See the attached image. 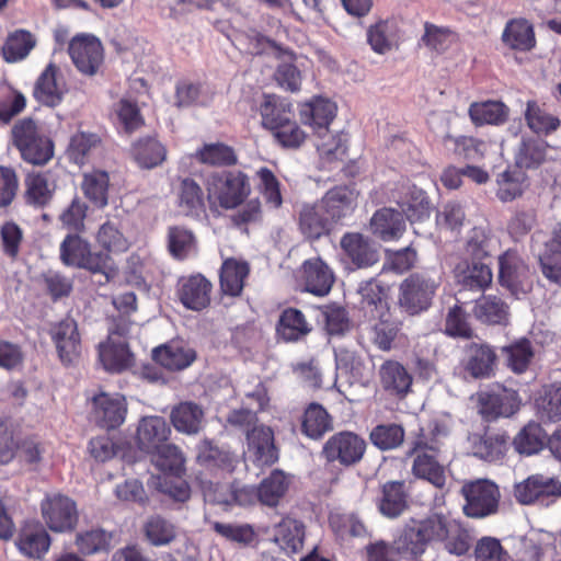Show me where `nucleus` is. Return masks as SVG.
<instances>
[{
    "label": "nucleus",
    "instance_id": "obj_14",
    "mask_svg": "<svg viewBox=\"0 0 561 561\" xmlns=\"http://www.w3.org/2000/svg\"><path fill=\"white\" fill-rule=\"evenodd\" d=\"M49 333L59 359L66 365L75 363L81 354V340L77 322L73 319L66 318L55 323Z\"/></svg>",
    "mask_w": 561,
    "mask_h": 561
},
{
    "label": "nucleus",
    "instance_id": "obj_28",
    "mask_svg": "<svg viewBox=\"0 0 561 561\" xmlns=\"http://www.w3.org/2000/svg\"><path fill=\"white\" fill-rule=\"evenodd\" d=\"M24 186L25 202L34 207L46 206L56 191V182L48 172L28 173L24 180Z\"/></svg>",
    "mask_w": 561,
    "mask_h": 561
},
{
    "label": "nucleus",
    "instance_id": "obj_36",
    "mask_svg": "<svg viewBox=\"0 0 561 561\" xmlns=\"http://www.w3.org/2000/svg\"><path fill=\"white\" fill-rule=\"evenodd\" d=\"M380 383L391 394L404 396L410 390L412 377L407 369L396 360H388L379 369Z\"/></svg>",
    "mask_w": 561,
    "mask_h": 561
},
{
    "label": "nucleus",
    "instance_id": "obj_63",
    "mask_svg": "<svg viewBox=\"0 0 561 561\" xmlns=\"http://www.w3.org/2000/svg\"><path fill=\"white\" fill-rule=\"evenodd\" d=\"M211 526L225 539L240 545H251L256 538L254 528L249 524L213 522Z\"/></svg>",
    "mask_w": 561,
    "mask_h": 561
},
{
    "label": "nucleus",
    "instance_id": "obj_56",
    "mask_svg": "<svg viewBox=\"0 0 561 561\" xmlns=\"http://www.w3.org/2000/svg\"><path fill=\"white\" fill-rule=\"evenodd\" d=\"M179 206L187 216H199L205 208L203 191L191 179H184L180 186Z\"/></svg>",
    "mask_w": 561,
    "mask_h": 561
},
{
    "label": "nucleus",
    "instance_id": "obj_64",
    "mask_svg": "<svg viewBox=\"0 0 561 561\" xmlns=\"http://www.w3.org/2000/svg\"><path fill=\"white\" fill-rule=\"evenodd\" d=\"M474 561H508L510 554L497 538H480L473 549Z\"/></svg>",
    "mask_w": 561,
    "mask_h": 561
},
{
    "label": "nucleus",
    "instance_id": "obj_31",
    "mask_svg": "<svg viewBox=\"0 0 561 561\" xmlns=\"http://www.w3.org/2000/svg\"><path fill=\"white\" fill-rule=\"evenodd\" d=\"M474 317L486 324L506 325L510 322V306L495 295H484L479 298L473 308Z\"/></svg>",
    "mask_w": 561,
    "mask_h": 561
},
{
    "label": "nucleus",
    "instance_id": "obj_20",
    "mask_svg": "<svg viewBox=\"0 0 561 561\" xmlns=\"http://www.w3.org/2000/svg\"><path fill=\"white\" fill-rule=\"evenodd\" d=\"M341 248L346 257L357 267L367 268L379 261L377 247L360 233H346L341 239Z\"/></svg>",
    "mask_w": 561,
    "mask_h": 561
},
{
    "label": "nucleus",
    "instance_id": "obj_25",
    "mask_svg": "<svg viewBox=\"0 0 561 561\" xmlns=\"http://www.w3.org/2000/svg\"><path fill=\"white\" fill-rule=\"evenodd\" d=\"M15 545L24 556L42 558L50 547V538L39 523L30 522L21 528Z\"/></svg>",
    "mask_w": 561,
    "mask_h": 561
},
{
    "label": "nucleus",
    "instance_id": "obj_1",
    "mask_svg": "<svg viewBox=\"0 0 561 561\" xmlns=\"http://www.w3.org/2000/svg\"><path fill=\"white\" fill-rule=\"evenodd\" d=\"M335 104L322 98H316L304 104L300 110L302 123L311 126L321 139L317 144L319 152L329 160L341 158L345 153L341 138L329 131V125L335 117Z\"/></svg>",
    "mask_w": 561,
    "mask_h": 561
},
{
    "label": "nucleus",
    "instance_id": "obj_39",
    "mask_svg": "<svg viewBox=\"0 0 561 561\" xmlns=\"http://www.w3.org/2000/svg\"><path fill=\"white\" fill-rule=\"evenodd\" d=\"M171 422L174 428L185 434H196L204 420L202 408L194 402H181L171 411Z\"/></svg>",
    "mask_w": 561,
    "mask_h": 561
},
{
    "label": "nucleus",
    "instance_id": "obj_18",
    "mask_svg": "<svg viewBox=\"0 0 561 561\" xmlns=\"http://www.w3.org/2000/svg\"><path fill=\"white\" fill-rule=\"evenodd\" d=\"M248 457L257 466H270L277 461L278 451L274 445V433L265 425L254 426L247 432Z\"/></svg>",
    "mask_w": 561,
    "mask_h": 561
},
{
    "label": "nucleus",
    "instance_id": "obj_61",
    "mask_svg": "<svg viewBox=\"0 0 561 561\" xmlns=\"http://www.w3.org/2000/svg\"><path fill=\"white\" fill-rule=\"evenodd\" d=\"M98 244L108 253H122L128 250L129 242L117 226L111 221L104 222L96 232Z\"/></svg>",
    "mask_w": 561,
    "mask_h": 561
},
{
    "label": "nucleus",
    "instance_id": "obj_13",
    "mask_svg": "<svg viewBox=\"0 0 561 561\" xmlns=\"http://www.w3.org/2000/svg\"><path fill=\"white\" fill-rule=\"evenodd\" d=\"M127 331L125 327L112 330L107 340L100 344L99 357L107 371L121 373L133 365V354L125 341Z\"/></svg>",
    "mask_w": 561,
    "mask_h": 561
},
{
    "label": "nucleus",
    "instance_id": "obj_44",
    "mask_svg": "<svg viewBox=\"0 0 561 561\" xmlns=\"http://www.w3.org/2000/svg\"><path fill=\"white\" fill-rule=\"evenodd\" d=\"M249 274V265L244 261L228 259L222 263L220 287L224 294L238 296L241 294L244 279Z\"/></svg>",
    "mask_w": 561,
    "mask_h": 561
},
{
    "label": "nucleus",
    "instance_id": "obj_21",
    "mask_svg": "<svg viewBox=\"0 0 561 561\" xmlns=\"http://www.w3.org/2000/svg\"><path fill=\"white\" fill-rule=\"evenodd\" d=\"M211 283L201 274L183 277L179 282L178 295L187 309L199 311L210 302Z\"/></svg>",
    "mask_w": 561,
    "mask_h": 561
},
{
    "label": "nucleus",
    "instance_id": "obj_49",
    "mask_svg": "<svg viewBox=\"0 0 561 561\" xmlns=\"http://www.w3.org/2000/svg\"><path fill=\"white\" fill-rule=\"evenodd\" d=\"M503 42L513 49L528 50L535 45L531 25L526 20L510 21L502 34Z\"/></svg>",
    "mask_w": 561,
    "mask_h": 561
},
{
    "label": "nucleus",
    "instance_id": "obj_58",
    "mask_svg": "<svg viewBox=\"0 0 561 561\" xmlns=\"http://www.w3.org/2000/svg\"><path fill=\"white\" fill-rule=\"evenodd\" d=\"M168 247L173 257L184 260L196 252L195 236L183 227H171L168 232Z\"/></svg>",
    "mask_w": 561,
    "mask_h": 561
},
{
    "label": "nucleus",
    "instance_id": "obj_4",
    "mask_svg": "<svg viewBox=\"0 0 561 561\" xmlns=\"http://www.w3.org/2000/svg\"><path fill=\"white\" fill-rule=\"evenodd\" d=\"M12 138L21 157L28 163L45 164L53 158V142L32 118L16 122L12 128Z\"/></svg>",
    "mask_w": 561,
    "mask_h": 561
},
{
    "label": "nucleus",
    "instance_id": "obj_2",
    "mask_svg": "<svg viewBox=\"0 0 561 561\" xmlns=\"http://www.w3.org/2000/svg\"><path fill=\"white\" fill-rule=\"evenodd\" d=\"M60 260L67 266L85 268L92 273H101L108 282L117 274V270L107 253L92 252L88 241L78 234H68L60 244Z\"/></svg>",
    "mask_w": 561,
    "mask_h": 561
},
{
    "label": "nucleus",
    "instance_id": "obj_45",
    "mask_svg": "<svg viewBox=\"0 0 561 561\" xmlns=\"http://www.w3.org/2000/svg\"><path fill=\"white\" fill-rule=\"evenodd\" d=\"M331 221L325 213L320 209V204L306 205L299 216V228L308 239H319L330 230Z\"/></svg>",
    "mask_w": 561,
    "mask_h": 561
},
{
    "label": "nucleus",
    "instance_id": "obj_30",
    "mask_svg": "<svg viewBox=\"0 0 561 561\" xmlns=\"http://www.w3.org/2000/svg\"><path fill=\"white\" fill-rule=\"evenodd\" d=\"M304 279L306 290L317 295H327L334 282L331 268L319 257L308 260L304 263Z\"/></svg>",
    "mask_w": 561,
    "mask_h": 561
},
{
    "label": "nucleus",
    "instance_id": "obj_35",
    "mask_svg": "<svg viewBox=\"0 0 561 561\" xmlns=\"http://www.w3.org/2000/svg\"><path fill=\"white\" fill-rule=\"evenodd\" d=\"M455 275L460 285L471 290H483L491 285L493 279L489 265L481 262L459 263Z\"/></svg>",
    "mask_w": 561,
    "mask_h": 561
},
{
    "label": "nucleus",
    "instance_id": "obj_6",
    "mask_svg": "<svg viewBox=\"0 0 561 561\" xmlns=\"http://www.w3.org/2000/svg\"><path fill=\"white\" fill-rule=\"evenodd\" d=\"M499 283L517 299L531 291L534 276L517 252L506 251L499 257Z\"/></svg>",
    "mask_w": 561,
    "mask_h": 561
},
{
    "label": "nucleus",
    "instance_id": "obj_43",
    "mask_svg": "<svg viewBox=\"0 0 561 561\" xmlns=\"http://www.w3.org/2000/svg\"><path fill=\"white\" fill-rule=\"evenodd\" d=\"M496 184V196L504 203L519 198L529 185L527 175L520 169L503 171L497 175Z\"/></svg>",
    "mask_w": 561,
    "mask_h": 561
},
{
    "label": "nucleus",
    "instance_id": "obj_40",
    "mask_svg": "<svg viewBox=\"0 0 561 561\" xmlns=\"http://www.w3.org/2000/svg\"><path fill=\"white\" fill-rule=\"evenodd\" d=\"M131 154L140 168L153 169L165 160L167 150L156 138L146 137L133 145Z\"/></svg>",
    "mask_w": 561,
    "mask_h": 561
},
{
    "label": "nucleus",
    "instance_id": "obj_53",
    "mask_svg": "<svg viewBox=\"0 0 561 561\" xmlns=\"http://www.w3.org/2000/svg\"><path fill=\"white\" fill-rule=\"evenodd\" d=\"M507 366L516 374L525 373L533 358L534 348L527 339H518L502 348Z\"/></svg>",
    "mask_w": 561,
    "mask_h": 561
},
{
    "label": "nucleus",
    "instance_id": "obj_60",
    "mask_svg": "<svg viewBox=\"0 0 561 561\" xmlns=\"http://www.w3.org/2000/svg\"><path fill=\"white\" fill-rule=\"evenodd\" d=\"M112 535L103 529H90L79 533L76 537V546L82 554H94L108 550Z\"/></svg>",
    "mask_w": 561,
    "mask_h": 561
},
{
    "label": "nucleus",
    "instance_id": "obj_7",
    "mask_svg": "<svg viewBox=\"0 0 561 561\" xmlns=\"http://www.w3.org/2000/svg\"><path fill=\"white\" fill-rule=\"evenodd\" d=\"M461 493L466 500L463 513L468 517L483 518L497 511L500 490L490 480L480 479L465 483Z\"/></svg>",
    "mask_w": 561,
    "mask_h": 561
},
{
    "label": "nucleus",
    "instance_id": "obj_62",
    "mask_svg": "<svg viewBox=\"0 0 561 561\" xmlns=\"http://www.w3.org/2000/svg\"><path fill=\"white\" fill-rule=\"evenodd\" d=\"M404 439V430L398 424H381L370 433L371 443L381 450L399 447Z\"/></svg>",
    "mask_w": 561,
    "mask_h": 561
},
{
    "label": "nucleus",
    "instance_id": "obj_26",
    "mask_svg": "<svg viewBox=\"0 0 561 561\" xmlns=\"http://www.w3.org/2000/svg\"><path fill=\"white\" fill-rule=\"evenodd\" d=\"M551 150L553 147L546 140L524 136L515 152L516 164L520 169H537L551 159Z\"/></svg>",
    "mask_w": 561,
    "mask_h": 561
},
{
    "label": "nucleus",
    "instance_id": "obj_16",
    "mask_svg": "<svg viewBox=\"0 0 561 561\" xmlns=\"http://www.w3.org/2000/svg\"><path fill=\"white\" fill-rule=\"evenodd\" d=\"M518 407V394L513 389L499 388L479 394V412L488 420L511 416Z\"/></svg>",
    "mask_w": 561,
    "mask_h": 561
},
{
    "label": "nucleus",
    "instance_id": "obj_51",
    "mask_svg": "<svg viewBox=\"0 0 561 561\" xmlns=\"http://www.w3.org/2000/svg\"><path fill=\"white\" fill-rule=\"evenodd\" d=\"M289 486V480L279 470H274L265 478L257 489L260 502L267 506H276L285 495Z\"/></svg>",
    "mask_w": 561,
    "mask_h": 561
},
{
    "label": "nucleus",
    "instance_id": "obj_23",
    "mask_svg": "<svg viewBox=\"0 0 561 561\" xmlns=\"http://www.w3.org/2000/svg\"><path fill=\"white\" fill-rule=\"evenodd\" d=\"M304 538L305 526L296 518L284 516L274 525L273 541L288 556L300 551Z\"/></svg>",
    "mask_w": 561,
    "mask_h": 561
},
{
    "label": "nucleus",
    "instance_id": "obj_37",
    "mask_svg": "<svg viewBox=\"0 0 561 561\" xmlns=\"http://www.w3.org/2000/svg\"><path fill=\"white\" fill-rule=\"evenodd\" d=\"M508 114V106L501 101L474 102L469 106V116L476 126L502 125Z\"/></svg>",
    "mask_w": 561,
    "mask_h": 561
},
{
    "label": "nucleus",
    "instance_id": "obj_32",
    "mask_svg": "<svg viewBox=\"0 0 561 561\" xmlns=\"http://www.w3.org/2000/svg\"><path fill=\"white\" fill-rule=\"evenodd\" d=\"M524 118L527 127L538 136H549L561 126V119L535 100L526 102Z\"/></svg>",
    "mask_w": 561,
    "mask_h": 561
},
{
    "label": "nucleus",
    "instance_id": "obj_8",
    "mask_svg": "<svg viewBox=\"0 0 561 561\" xmlns=\"http://www.w3.org/2000/svg\"><path fill=\"white\" fill-rule=\"evenodd\" d=\"M68 51L73 65L82 75L94 76L103 64L102 43L92 34H79L72 37Z\"/></svg>",
    "mask_w": 561,
    "mask_h": 561
},
{
    "label": "nucleus",
    "instance_id": "obj_54",
    "mask_svg": "<svg viewBox=\"0 0 561 561\" xmlns=\"http://www.w3.org/2000/svg\"><path fill=\"white\" fill-rule=\"evenodd\" d=\"M144 529L148 541L156 547L171 543L178 534L176 526L160 515L149 517Z\"/></svg>",
    "mask_w": 561,
    "mask_h": 561
},
{
    "label": "nucleus",
    "instance_id": "obj_11",
    "mask_svg": "<svg viewBox=\"0 0 561 561\" xmlns=\"http://www.w3.org/2000/svg\"><path fill=\"white\" fill-rule=\"evenodd\" d=\"M366 450L363 438L352 432H340L331 436L322 448L323 457L330 461L351 466L358 462Z\"/></svg>",
    "mask_w": 561,
    "mask_h": 561
},
{
    "label": "nucleus",
    "instance_id": "obj_46",
    "mask_svg": "<svg viewBox=\"0 0 561 561\" xmlns=\"http://www.w3.org/2000/svg\"><path fill=\"white\" fill-rule=\"evenodd\" d=\"M301 427L306 436L319 439L333 430V421L322 405L310 403L305 411Z\"/></svg>",
    "mask_w": 561,
    "mask_h": 561
},
{
    "label": "nucleus",
    "instance_id": "obj_19",
    "mask_svg": "<svg viewBox=\"0 0 561 561\" xmlns=\"http://www.w3.org/2000/svg\"><path fill=\"white\" fill-rule=\"evenodd\" d=\"M433 540L444 542V548L454 556H463L470 548V535L456 522L433 517Z\"/></svg>",
    "mask_w": 561,
    "mask_h": 561
},
{
    "label": "nucleus",
    "instance_id": "obj_5",
    "mask_svg": "<svg viewBox=\"0 0 561 561\" xmlns=\"http://www.w3.org/2000/svg\"><path fill=\"white\" fill-rule=\"evenodd\" d=\"M440 284L439 276L415 273L400 285L399 304L410 314L426 310Z\"/></svg>",
    "mask_w": 561,
    "mask_h": 561
},
{
    "label": "nucleus",
    "instance_id": "obj_3",
    "mask_svg": "<svg viewBox=\"0 0 561 561\" xmlns=\"http://www.w3.org/2000/svg\"><path fill=\"white\" fill-rule=\"evenodd\" d=\"M208 201L225 209L240 206L251 193L249 178L241 171L211 173L206 181Z\"/></svg>",
    "mask_w": 561,
    "mask_h": 561
},
{
    "label": "nucleus",
    "instance_id": "obj_33",
    "mask_svg": "<svg viewBox=\"0 0 561 561\" xmlns=\"http://www.w3.org/2000/svg\"><path fill=\"white\" fill-rule=\"evenodd\" d=\"M153 359L170 370L188 367L195 359V352L183 343L173 341L153 350Z\"/></svg>",
    "mask_w": 561,
    "mask_h": 561
},
{
    "label": "nucleus",
    "instance_id": "obj_55",
    "mask_svg": "<svg viewBox=\"0 0 561 561\" xmlns=\"http://www.w3.org/2000/svg\"><path fill=\"white\" fill-rule=\"evenodd\" d=\"M540 265L546 278L561 284V225L547 244V253L540 257Z\"/></svg>",
    "mask_w": 561,
    "mask_h": 561
},
{
    "label": "nucleus",
    "instance_id": "obj_10",
    "mask_svg": "<svg viewBox=\"0 0 561 561\" xmlns=\"http://www.w3.org/2000/svg\"><path fill=\"white\" fill-rule=\"evenodd\" d=\"M127 403L119 393L100 392L91 399V419L104 430L119 427L126 419Z\"/></svg>",
    "mask_w": 561,
    "mask_h": 561
},
{
    "label": "nucleus",
    "instance_id": "obj_27",
    "mask_svg": "<svg viewBox=\"0 0 561 561\" xmlns=\"http://www.w3.org/2000/svg\"><path fill=\"white\" fill-rule=\"evenodd\" d=\"M496 354L483 343H471L466 350L465 369L473 378H489L495 368Z\"/></svg>",
    "mask_w": 561,
    "mask_h": 561
},
{
    "label": "nucleus",
    "instance_id": "obj_42",
    "mask_svg": "<svg viewBox=\"0 0 561 561\" xmlns=\"http://www.w3.org/2000/svg\"><path fill=\"white\" fill-rule=\"evenodd\" d=\"M380 513L388 518L400 516L407 508L404 483L389 481L382 485L381 497L378 502Z\"/></svg>",
    "mask_w": 561,
    "mask_h": 561
},
{
    "label": "nucleus",
    "instance_id": "obj_29",
    "mask_svg": "<svg viewBox=\"0 0 561 561\" xmlns=\"http://www.w3.org/2000/svg\"><path fill=\"white\" fill-rule=\"evenodd\" d=\"M370 229L383 241L396 240L405 229L404 215L392 208L379 209L370 219Z\"/></svg>",
    "mask_w": 561,
    "mask_h": 561
},
{
    "label": "nucleus",
    "instance_id": "obj_22",
    "mask_svg": "<svg viewBox=\"0 0 561 561\" xmlns=\"http://www.w3.org/2000/svg\"><path fill=\"white\" fill-rule=\"evenodd\" d=\"M357 194L347 186H337L330 190L319 202L320 209L331 222L351 215L356 206Z\"/></svg>",
    "mask_w": 561,
    "mask_h": 561
},
{
    "label": "nucleus",
    "instance_id": "obj_41",
    "mask_svg": "<svg viewBox=\"0 0 561 561\" xmlns=\"http://www.w3.org/2000/svg\"><path fill=\"white\" fill-rule=\"evenodd\" d=\"M469 440L473 456L491 462L502 459L508 448L507 438L500 434L472 435Z\"/></svg>",
    "mask_w": 561,
    "mask_h": 561
},
{
    "label": "nucleus",
    "instance_id": "obj_24",
    "mask_svg": "<svg viewBox=\"0 0 561 561\" xmlns=\"http://www.w3.org/2000/svg\"><path fill=\"white\" fill-rule=\"evenodd\" d=\"M171 428L161 416L141 419L137 428V443L141 450L150 453L168 443Z\"/></svg>",
    "mask_w": 561,
    "mask_h": 561
},
{
    "label": "nucleus",
    "instance_id": "obj_34",
    "mask_svg": "<svg viewBox=\"0 0 561 561\" xmlns=\"http://www.w3.org/2000/svg\"><path fill=\"white\" fill-rule=\"evenodd\" d=\"M260 114L262 125L272 134L294 118L291 105L276 95H264Z\"/></svg>",
    "mask_w": 561,
    "mask_h": 561
},
{
    "label": "nucleus",
    "instance_id": "obj_59",
    "mask_svg": "<svg viewBox=\"0 0 561 561\" xmlns=\"http://www.w3.org/2000/svg\"><path fill=\"white\" fill-rule=\"evenodd\" d=\"M537 411L541 419L557 422L561 420V387L546 386L536 400Z\"/></svg>",
    "mask_w": 561,
    "mask_h": 561
},
{
    "label": "nucleus",
    "instance_id": "obj_15",
    "mask_svg": "<svg viewBox=\"0 0 561 561\" xmlns=\"http://www.w3.org/2000/svg\"><path fill=\"white\" fill-rule=\"evenodd\" d=\"M67 91V84L60 76L59 68L50 62L36 79L33 96L38 103L55 107L62 102Z\"/></svg>",
    "mask_w": 561,
    "mask_h": 561
},
{
    "label": "nucleus",
    "instance_id": "obj_12",
    "mask_svg": "<svg viewBox=\"0 0 561 561\" xmlns=\"http://www.w3.org/2000/svg\"><path fill=\"white\" fill-rule=\"evenodd\" d=\"M42 514L47 526L57 533L72 529L78 520L76 503L59 493L45 497L42 502Z\"/></svg>",
    "mask_w": 561,
    "mask_h": 561
},
{
    "label": "nucleus",
    "instance_id": "obj_48",
    "mask_svg": "<svg viewBox=\"0 0 561 561\" xmlns=\"http://www.w3.org/2000/svg\"><path fill=\"white\" fill-rule=\"evenodd\" d=\"M35 45L36 39L30 32L19 30L8 36L2 56L7 62H18L25 59Z\"/></svg>",
    "mask_w": 561,
    "mask_h": 561
},
{
    "label": "nucleus",
    "instance_id": "obj_9",
    "mask_svg": "<svg viewBox=\"0 0 561 561\" xmlns=\"http://www.w3.org/2000/svg\"><path fill=\"white\" fill-rule=\"evenodd\" d=\"M561 495V483L554 478L533 474L514 486V496L523 505H548Z\"/></svg>",
    "mask_w": 561,
    "mask_h": 561
},
{
    "label": "nucleus",
    "instance_id": "obj_52",
    "mask_svg": "<svg viewBox=\"0 0 561 561\" xmlns=\"http://www.w3.org/2000/svg\"><path fill=\"white\" fill-rule=\"evenodd\" d=\"M149 454L152 463L162 472L178 477L184 469V457L173 444L165 443Z\"/></svg>",
    "mask_w": 561,
    "mask_h": 561
},
{
    "label": "nucleus",
    "instance_id": "obj_17",
    "mask_svg": "<svg viewBox=\"0 0 561 561\" xmlns=\"http://www.w3.org/2000/svg\"><path fill=\"white\" fill-rule=\"evenodd\" d=\"M433 518L405 527L394 540V549L402 558H412L425 551L427 542L433 540Z\"/></svg>",
    "mask_w": 561,
    "mask_h": 561
},
{
    "label": "nucleus",
    "instance_id": "obj_38",
    "mask_svg": "<svg viewBox=\"0 0 561 561\" xmlns=\"http://www.w3.org/2000/svg\"><path fill=\"white\" fill-rule=\"evenodd\" d=\"M431 451H433L431 449ZM416 456L413 460L412 472L415 477L424 479L435 485L443 488L446 483L445 469L435 459L432 453L423 449H415Z\"/></svg>",
    "mask_w": 561,
    "mask_h": 561
},
{
    "label": "nucleus",
    "instance_id": "obj_50",
    "mask_svg": "<svg viewBox=\"0 0 561 561\" xmlns=\"http://www.w3.org/2000/svg\"><path fill=\"white\" fill-rule=\"evenodd\" d=\"M310 330V325L300 310L289 308L282 312L277 333L285 341H297L308 334Z\"/></svg>",
    "mask_w": 561,
    "mask_h": 561
},
{
    "label": "nucleus",
    "instance_id": "obj_47",
    "mask_svg": "<svg viewBox=\"0 0 561 561\" xmlns=\"http://www.w3.org/2000/svg\"><path fill=\"white\" fill-rule=\"evenodd\" d=\"M108 174L95 170L83 174L81 190L84 196L98 208H104L108 203Z\"/></svg>",
    "mask_w": 561,
    "mask_h": 561
},
{
    "label": "nucleus",
    "instance_id": "obj_57",
    "mask_svg": "<svg viewBox=\"0 0 561 561\" xmlns=\"http://www.w3.org/2000/svg\"><path fill=\"white\" fill-rule=\"evenodd\" d=\"M546 433L537 423H528L514 438V447L519 454L533 455L542 449Z\"/></svg>",
    "mask_w": 561,
    "mask_h": 561
}]
</instances>
